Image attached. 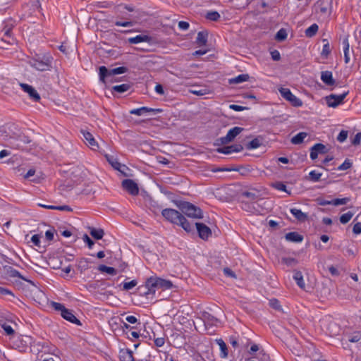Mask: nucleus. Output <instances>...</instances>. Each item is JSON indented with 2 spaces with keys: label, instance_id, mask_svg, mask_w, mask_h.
I'll return each mask as SVG.
<instances>
[{
  "label": "nucleus",
  "instance_id": "nucleus-17",
  "mask_svg": "<svg viewBox=\"0 0 361 361\" xmlns=\"http://www.w3.org/2000/svg\"><path fill=\"white\" fill-rule=\"evenodd\" d=\"M161 110L159 109H152V108H149L147 106H142L140 108L133 109L130 110V114H133V115H137V116H141L144 114L149 113V112L157 113V112H161Z\"/></svg>",
  "mask_w": 361,
  "mask_h": 361
},
{
  "label": "nucleus",
  "instance_id": "nucleus-6",
  "mask_svg": "<svg viewBox=\"0 0 361 361\" xmlns=\"http://www.w3.org/2000/svg\"><path fill=\"white\" fill-rule=\"evenodd\" d=\"M279 92L281 95L287 101H288L293 106L299 107L302 105V102L295 95H294L290 89L285 87H280Z\"/></svg>",
  "mask_w": 361,
  "mask_h": 361
},
{
  "label": "nucleus",
  "instance_id": "nucleus-22",
  "mask_svg": "<svg viewBox=\"0 0 361 361\" xmlns=\"http://www.w3.org/2000/svg\"><path fill=\"white\" fill-rule=\"evenodd\" d=\"M241 149H242L241 147H238V146H235V145H231V146L219 148L217 149V152L219 153L224 154H231L233 152H240Z\"/></svg>",
  "mask_w": 361,
  "mask_h": 361
},
{
  "label": "nucleus",
  "instance_id": "nucleus-57",
  "mask_svg": "<svg viewBox=\"0 0 361 361\" xmlns=\"http://www.w3.org/2000/svg\"><path fill=\"white\" fill-rule=\"evenodd\" d=\"M154 341L157 347H162L165 343V339L163 337L155 338Z\"/></svg>",
  "mask_w": 361,
  "mask_h": 361
},
{
  "label": "nucleus",
  "instance_id": "nucleus-13",
  "mask_svg": "<svg viewBox=\"0 0 361 361\" xmlns=\"http://www.w3.org/2000/svg\"><path fill=\"white\" fill-rule=\"evenodd\" d=\"M195 226L198 232V235L202 240H207L211 235V229L202 223H196Z\"/></svg>",
  "mask_w": 361,
  "mask_h": 361
},
{
  "label": "nucleus",
  "instance_id": "nucleus-58",
  "mask_svg": "<svg viewBox=\"0 0 361 361\" xmlns=\"http://www.w3.org/2000/svg\"><path fill=\"white\" fill-rule=\"evenodd\" d=\"M178 28L181 30H187L189 28L190 25L186 21H180L178 23Z\"/></svg>",
  "mask_w": 361,
  "mask_h": 361
},
{
  "label": "nucleus",
  "instance_id": "nucleus-3",
  "mask_svg": "<svg viewBox=\"0 0 361 361\" xmlns=\"http://www.w3.org/2000/svg\"><path fill=\"white\" fill-rule=\"evenodd\" d=\"M51 306L56 311L59 312L61 314V316L64 319H66L73 324H75L77 325H81L80 320L76 318V317L74 315L73 311L69 309L66 308L63 304L52 301V302H51Z\"/></svg>",
  "mask_w": 361,
  "mask_h": 361
},
{
  "label": "nucleus",
  "instance_id": "nucleus-64",
  "mask_svg": "<svg viewBox=\"0 0 361 361\" xmlns=\"http://www.w3.org/2000/svg\"><path fill=\"white\" fill-rule=\"evenodd\" d=\"M329 328L331 329V334L333 335H336L338 333V327L335 323H331L329 324Z\"/></svg>",
  "mask_w": 361,
  "mask_h": 361
},
{
  "label": "nucleus",
  "instance_id": "nucleus-30",
  "mask_svg": "<svg viewBox=\"0 0 361 361\" xmlns=\"http://www.w3.org/2000/svg\"><path fill=\"white\" fill-rule=\"evenodd\" d=\"M307 136V133L300 132L291 138V142L294 145L301 144Z\"/></svg>",
  "mask_w": 361,
  "mask_h": 361
},
{
  "label": "nucleus",
  "instance_id": "nucleus-2",
  "mask_svg": "<svg viewBox=\"0 0 361 361\" xmlns=\"http://www.w3.org/2000/svg\"><path fill=\"white\" fill-rule=\"evenodd\" d=\"M53 58L50 55H36L30 58L27 63L38 71H48L52 68Z\"/></svg>",
  "mask_w": 361,
  "mask_h": 361
},
{
  "label": "nucleus",
  "instance_id": "nucleus-42",
  "mask_svg": "<svg viewBox=\"0 0 361 361\" xmlns=\"http://www.w3.org/2000/svg\"><path fill=\"white\" fill-rule=\"evenodd\" d=\"M130 89V85L128 84H121L118 85H115L113 87V90L117 92L118 93H123L128 91Z\"/></svg>",
  "mask_w": 361,
  "mask_h": 361
},
{
  "label": "nucleus",
  "instance_id": "nucleus-53",
  "mask_svg": "<svg viewBox=\"0 0 361 361\" xmlns=\"http://www.w3.org/2000/svg\"><path fill=\"white\" fill-rule=\"evenodd\" d=\"M114 24L116 26H121V27H131L133 26V23L132 21H116Z\"/></svg>",
  "mask_w": 361,
  "mask_h": 361
},
{
  "label": "nucleus",
  "instance_id": "nucleus-32",
  "mask_svg": "<svg viewBox=\"0 0 361 361\" xmlns=\"http://www.w3.org/2000/svg\"><path fill=\"white\" fill-rule=\"evenodd\" d=\"M270 185L277 190H279V191H282V192H287L288 194H290V192L288 191L286 188V185L281 181H276V182H274V183H271L270 184Z\"/></svg>",
  "mask_w": 361,
  "mask_h": 361
},
{
  "label": "nucleus",
  "instance_id": "nucleus-4",
  "mask_svg": "<svg viewBox=\"0 0 361 361\" xmlns=\"http://www.w3.org/2000/svg\"><path fill=\"white\" fill-rule=\"evenodd\" d=\"M180 209L181 212L188 217L200 219L203 217V213L200 207H196L192 203L185 202L181 204Z\"/></svg>",
  "mask_w": 361,
  "mask_h": 361
},
{
  "label": "nucleus",
  "instance_id": "nucleus-50",
  "mask_svg": "<svg viewBox=\"0 0 361 361\" xmlns=\"http://www.w3.org/2000/svg\"><path fill=\"white\" fill-rule=\"evenodd\" d=\"M261 143L259 139L255 138L252 140L248 144L249 149H257L260 146Z\"/></svg>",
  "mask_w": 361,
  "mask_h": 361
},
{
  "label": "nucleus",
  "instance_id": "nucleus-5",
  "mask_svg": "<svg viewBox=\"0 0 361 361\" xmlns=\"http://www.w3.org/2000/svg\"><path fill=\"white\" fill-rule=\"evenodd\" d=\"M32 338L29 336H18L13 341V346L20 352H25L32 344Z\"/></svg>",
  "mask_w": 361,
  "mask_h": 361
},
{
  "label": "nucleus",
  "instance_id": "nucleus-48",
  "mask_svg": "<svg viewBox=\"0 0 361 361\" xmlns=\"http://www.w3.org/2000/svg\"><path fill=\"white\" fill-rule=\"evenodd\" d=\"M126 68H125L123 66H121V67L115 68L110 70V75L112 76L115 75H119V74L126 73Z\"/></svg>",
  "mask_w": 361,
  "mask_h": 361
},
{
  "label": "nucleus",
  "instance_id": "nucleus-7",
  "mask_svg": "<svg viewBox=\"0 0 361 361\" xmlns=\"http://www.w3.org/2000/svg\"><path fill=\"white\" fill-rule=\"evenodd\" d=\"M161 214L166 220L176 225H178V222H180L183 215L178 211L170 208L163 209Z\"/></svg>",
  "mask_w": 361,
  "mask_h": 361
},
{
  "label": "nucleus",
  "instance_id": "nucleus-20",
  "mask_svg": "<svg viewBox=\"0 0 361 361\" xmlns=\"http://www.w3.org/2000/svg\"><path fill=\"white\" fill-rule=\"evenodd\" d=\"M343 49L344 53V61L345 63H348L350 60L349 50H350V44L348 41V37H345L342 41Z\"/></svg>",
  "mask_w": 361,
  "mask_h": 361
},
{
  "label": "nucleus",
  "instance_id": "nucleus-10",
  "mask_svg": "<svg viewBox=\"0 0 361 361\" xmlns=\"http://www.w3.org/2000/svg\"><path fill=\"white\" fill-rule=\"evenodd\" d=\"M80 132L87 145H88L93 150H97L99 149V145L91 133L85 130H82Z\"/></svg>",
  "mask_w": 361,
  "mask_h": 361
},
{
  "label": "nucleus",
  "instance_id": "nucleus-1",
  "mask_svg": "<svg viewBox=\"0 0 361 361\" xmlns=\"http://www.w3.org/2000/svg\"><path fill=\"white\" fill-rule=\"evenodd\" d=\"M172 286V283L170 281L157 276H151L146 280L144 285L139 286L138 289L140 295L149 298V295L153 296L157 290L170 289Z\"/></svg>",
  "mask_w": 361,
  "mask_h": 361
},
{
  "label": "nucleus",
  "instance_id": "nucleus-51",
  "mask_svg": "<svg viewBox=\"0 0 361 361\" xmlns=\"http://www.w3.org/2000/svg\"><path fill=\"white\" fill-rule=\"evenodd\" d=\"M347 137H348V131L343 130L339 133L338 135L337 136V140L339 142H343L344 141H345Z\"/></svg>",
  "mask_w": 361,
  "mask_h": 361
},
{
  "label": "nucleus",
  "instance_id": "nucleus-55",
  "mask_svg": "<svg viewBox=\"0 0 361 361\" xmlns=\"http://www.w3.org/2000/svg\"><path fill=\"white\" fill-rule=\"evenodd\" d=\"M31 242L37 247L40 246V237L39 235L35 234L31 237Z\"/></svg>",
  "mask_w": 361,
  "mask_h": 361
},
{
  "label": "nucleus",
  "instance_id": "nucleus-14",
  "mask_svg": "<svg viewBox=\"0 0 361 361\" xmlns=\"http://www.w3.org/2000/svg\"><path fill=\"white\" fill-rule=\"evenodd\" d=\"M326 153V146L322 143H317L313 145L310 151V158L314 160L317 158L319 154Z\"/></svg>",
  "mask_w": 361,
  "mask_h": 361
},
{
  "label": "nucleus",
  "instance_id": "nucleus-39",
  "mask_svg": "<svg viewBox=\"0 0 361 361\" xmlns=\"http://www.w3.org/2000/svg\"><path fill=\"white\" fill-rule=\"evenodd\" d=\"M288 34L286 30L281 28L276 34L275 39L277 41L281 42L287 38Z\"/></svg>",
  "mask_w": 361,
  "mask_h": 361
},
{
  "label": "nucleus",
  "instance_id": "nucleus-49",
  "mask_svg": "<svg viewBox=\"0 0 361 361\" xmlns=\"http://www.w3.org/2000/svg\"><path fill=\"white\" fill-rule=\"evenodd\" d=\"M1 327L8 336H12L15 333V331H14L13 329L11 327V326L8 324H6V323L3 324L1 325Z\"/></svg>",
  "mask_w": 361,
  "mask_h": 361
},
{
  "label": "nucleus",
  "instance_id": "nucleus-25",
  "mask_svg": "<svg viewBox=\"0 0 361 361\" xmlns=\"http://www.w3.org/2000/svg\"><path fill=\"white\" fill-rule=\"evenodd\" d=\"M293 279L295 281L297 285L302 289H305V283L304 281L303 276L301 271H295L293 274Z\"/></svg>",
  "mask_w": 361,
  "mask_h": 361
},
{
  "label": "nucleus",
  "instance_id": "nucleus-63",
  "mask_svg": "<svg viewBox=\"0 0 361 361\" xmlns=\"http://www.w3.org/2000/svg\"><path fill=\"white\" fill-rule=\"evenodd\" d=\"M271 58L274 61H279L281 59V55L279 51L274 50L271 53Z\"/></svg>",
  "mask_w": 361,
  "mask_h": 361
},
{
  "label": "nucleus",
  "instance_id": "nucleus-60",
  "mask_svg": "<svg viewBox=\"0 0 361 361\" xmlns=\"http://www.w3.org/2000/svg\"><path fill=\"white\" fill-rule=\"evenodd\" d=\"M353 232L356 235H359L361 233V223L360 222L356 223L353 226Z\"/></svg>",
  "mask_w": 361,
  "mask_h": 361
},
{
  "label": "nucleus",
  "instance_id": "nucleus-18",
  "mask_svg": "<svg viewBox=\"0 0 361 361\" xmlns=\"http://www.w3.org/2000/svg\"><path fill=\"white\" fill-rule=\"evenodd\" d=\"M322 81L327 85H333L335 83V80L333 78V74L331 71H325L321 73Z\"/></svg>",
  "mask_w": 361,
  "mask_h": 361
},
{
  "label": "nucleus",
  "instance_id": "nucleus-47",
  "mask_svg": "<svg viewBox=\"0 0 361 361\" xmlns=\"http://www.w3.org/2000/svg\"><path fill=\"white\" fill-rule=\"evenodd\" d=\"M353 165V163L352 161L348 159H346L343 162V164H341L338 167V170L339 171H345V170H347V169H349Z\"/></svg>",
  "mask_w": 361,
  "mask_h": 361
},
{
  "label": "nucleus",
  "instance_id": "nucleus-40",
  "mask_svg": "<svg viewBox=\"0 0 361 361\" xmlns=\"http://www.w3.org/2000/svg\"><path fill=\"white\" fill-rule=\"evenodd\" d=\"M353 215H354L353 212H350V211L345 214H343L340 216V222L343 224H347L348 222H349L350 221V219H352Z\"/></svg>",
  "mask_w": 361,
  "mask_h": 361
},
{
  "label": "nucleus",
  "instance_id": "nucleus-56",
  "mask_svg": "<svg viewBox=\"0 0 361 361\" xmlns=\"http://www.w3.org/2000/svg\"><path fill=\"white\" fill-rule=\"evenodd\" d=\"M190 92L193 94L197 96H203L207 93V90L206 89H200V90H191Z\"/></svg>",
  "mask_w": 361,
  "mask_h": 361
},
{
  "label": "nucleus",
  "instance_id": "nucleus-46",
  "mask_svg": "<svg viewBox=\"0 0 361 361\" xmlns=\"http://www.w3.org/2000/svg\"><path fill=\"white\" fill-rule=\"evenodd\" d=\"M137 285V281L136 280H132L128 282H123V290H129L134 287H135Z\"/></svg>",
  "mask_w": 361,
  "mask_h": 361
},
{
  "label": "nucleus",
  "instance_id": "nucleus-59",
  "mask_svg": "<svg viewBox=\"0 0 361 361\" xmlns=\"http://www.w3.org/2000/svg\"><path fill=\"white\" fill-rule=\"evenodd\" d=\"M229 108L235 111H242L247 109L245 106H240V105H237V104H231L229 106Z\"/></svg>",
  "mask_w": 361,
  "mask_h": 361
},
{
  "label": "nucleus",
  "instance_id": "nucleus-61",
  "mask_svg": "<svg viewBox=\"0 0 361 361\" xmlns=\"http://www.w3.org/2000/svg\"><path fill=\"white\" fill-rule=\"evenodd\" d=\"M54 230H47L46 232H45V236H46V238L47 240L49 241H51L54 239Z\"/></svg>",
  "mask_w": 361,
  "mask_h": 361
},
{
  "label": "nucleus",
  "instance_id": "nucleus-12",
  "mask_svg": "<svg viewBox=\"0 0 361 361\" xmlns=\"http://www.w3.org/2000/svg\"><path fill=\"white\" fill-rule=\"evenodd\" d=\"M20 86L25 92L28 94L33 101L37 102L40 99L39 94L32 86L25 83H20Z\"/></svg>",
  "mask_w": 361,
  "mask_h": 361
},
{
  "label": "nucleus",
  "instance_id": "nucleus-38",
  "mask_svg": "<svg viewBox=\"0 0 361 361\" xmlns=\"http://www.w3.org/2000/svg\"><path fill=\"white\" fill-rule=\"evenodd\" d=\"M99 79L103 82H104L105 78L107 76H111L110 75V70H108L105 66H100L99 67Z\"/></svg>",
  "mask_w": 361,
  "mask_h": 361
},
{
  "label": "nucleus",
  "instance_id": "nucleus-28",
  "mask_svg": "<svg viewBox=\"0 0 361 361\" xmlns=\"http://www.w3.org/2000/svg\"><path fill=\"white\" fill-rule=\"evenodd\" d=\"M30 347L32 353L38 354L43 350L44 343L32 340V344L30 345Z\"/></svg>",
  "mask_w": 361,
  "mask_h": 361
},
{
  "label": "nucleus",
  "instance_id": "nucleus-34",
  "mask_svg": "<svg viewBox=\"0 0 361 361\" xmlns=\"http://www.w3.org/2000/svg\"><path fill=\"white\" fill-rule=\"evenodd\" d=\"M347 341L350 343H357L361 339V334L360 331H355L352 334H346Z\"/></svg>",
  "mask_w": 361,
  "mask_h": 361
},
{
  "label": "nucleus",
  "instance_id": "nucleus-27",
  "mask_svg": "<svg viewBox=\"0 0 361 361\" xmlns=\"http://www.w3.org/2000/svg\"><path fill=\"white\" fill-rule=\"evenodd\" d=\"M38 205L41 207L46 208L48 209H56L59 211H67L71 212L72 209L68 205H61V206H55V205H48L43 204H38Z\"/></svg>",
  "mask_w": 361,
  "mask_h": 361
},
{
  "label": "nucleus",
  "instance_id": "nucleus-11",
  "mask_svg": "<svg viewBox=\"0 0 361 361\" xmlns=\"http://www.w3.org/2000/svg\"><path fill=\"white\" fill-rule=\"evenodd\" d=\"M123 188L132 195H136L139 192L137 184L131 179H125L122 182Z\"/></svg>",
  "mask_w": 361,
  "mask_h": 361
},
{
  "label": "nucleus",
  "instance_id": "nucleus-16",
  "mask_svg": "<svg viewBox=\"0 0 361 361\" xmlns=\"http://www.w3.org/2000/svg\"><path fill=\"white\" fill-rule=\"evenodd\" d=\"M151 41L152 37L148 35H138L135 37H129L128 39V42L132 44H139L142 42L149 43Z\"/></svg>",
  "mask_w": 361,
  "mask_h": 361
},
{
  "label": "nucleus",
  "instance_id": "nucleus-44",
  "mask_svg": "<svg viewBox=\"0 0 361 361\" xmlns=\"http://www.w3.org/2000/svg\"><path fill=\"white\" fill-rule=\"evenodd\" d=\"M350 201V199L348 197L344 198H336L332 200L331 205L338 206L342 204H345Z\"/></svg>",
  "mask_w": 361,
  "mask_h": 361
},
{
  "label": "nucleus",
  "instance_id": "nucleus-21",
  "mask_svg": "<svg viewBox=\"0 0 361 361\" xmlns=\"http://www.w3.org/2000/svg\"><path fill=\"white\" fill-rule=\"evenodd\" d=\"M290 213L294 217L299 221H305L307 219V214L302 212L300 209L297 208H291L290 209Z\"/></svg>",
  "mask_w": 361,
  "mask_h": 361
},
{
  "label": "nucleus",
  "instance_id": "nucleus-54",
  "mask_svg": "<svg viewBox=\"0 0 361 361\" xmlns=\"http://www.w3.org/2000/svg\"><path fill=\"white\" fill-rule=\"evenodd\" d=\"M361 142V133H357L351 140L353 145H359Z\"/></svg>",
  "mask_w": 361,
  "mask_h": 361
},
{
  "label": "nucleus",
  "instance_id": "nucleus-23",
  "mask_svg": "<svg viewBox=\"0 0 361 361\" xmlns=\"http://www.w3.org/2000/svg\"><path fill=\"white\" fill-rule=\"evenodd\" d=\"M285 238L288 241L295 243H300L302 242L303 240L302 236L298 233L297 232H289L286 234Z\"/></svg>",
  "mask_w": 361,
  "mask_h": 361
},
{
  "label": "nucleus",
  "instance_id": "nucleus-26",
  "mask_svg": "<svg viewBox=\"0 0 361 361\" xmlns=\"http://www.w3.org/2000/svg\"><path fill=\"white\" fill-rule=\"evenodd\" d=\"M178 226H181L186 232L190 233L193 231V226L182 215Z\"/></svg>",
  "mask_w": 361,
  "mask_h": 361
},
{
  "label": "nucleus",
  "instance_id": "nucleus-33",
  "mask_svg": "<svg viewBox=\"0 0 361 361\" xmlns=\"http://www.w3.org/2000/svg\"><path fill=\"white\" fill-rule=\"evenodd\" d=\"M319 26L316 23H314L305 30V35L308 37H312L317 34Z\"/></svg>",
  "mask_w": 361,
  "mask_h": 361
},
{
  "label": "nucleus",
  "instance_id": "nucleus-9",
  "mask_svg": "<svg viewBox=\"0 0 361 361\" xmlns=\"http://www.w3.org/2000/svg\"><path fill=\"white\" fill-rule=\"evenodd\" d=\"M243 130V128L241 127H233V128L230 129L228 131L227 134L225 136L221 137L219 139L221 143L225 145L233 141L236 137V136H238Z\"/></svg>",
  "mask_w": 361,
  "mask_h": 361
},
{
  "label": "nucleus",
  "instance_id": "nucleus-52",
  "mask_svg": "<svg viewBox=\"0 0 361 361\" xmlns=\"http://www.w3.org/2000/svg\"><path fill=\"white\" fill-rule=\"evenodd\" d=\"M82 240L85 243H86L90 249H92L94 245L93 240L87 235L84 234L82 236Z\"/></svg>",
  "mask_w": 361,
  "mask_h": 361
},
{
  "label": "nucleus",
  "instance_id": "nucleus-45",
  "mask_svg": "<svg viewBox=\"0 0 361 361\" xmlns=\"http://www.w3.org/2000/svg\"><path fill=\"white\" fill-rule=\"evenodd\" d=\"M206 18L212 21H217L220 18V14L217 11H209L207 13Z\"/></svg>",
  "mask_w": 361,
  "mask_h": 361
},
{
  "label": "nucleus",
  "instance_id": "nucleus-15",
  "mask_svg": "<svg viewBox=\"0 0 361 361\" xmlns=\"http://www.w3.org/2000/svg\"><path fill=\"white\" fill-rule=\"evenodd\" d=\"M315 7L322 13H326L331 7V0H319L317 1Z\"/></svg>",
  "mask_w": 361,
  "mask_h": 361
},
{
  "label": "nucleus",
  "instance_id": "nucleus-29",
  "mask_svg": "<svg viewBox=\"0 0 361 361\" xmlns=\"http://www.w3.org/2000/svg\"><path fill=\"white\" fill-rule=\"evenodd\" d=\"M97 269L102 273H106L111 276H115L117 274V270L111 267H107L104 264H101L98 267Z\"/></svg>",
  "mask_w": 361,
  "mask_h": 361
},
{
  "label": "nucleus",
  "instance_id": "nucleus-43",
  "mask_svg": "<svg viewBox=\"0 0 361 361\" xmlns=\"http://www.w3.org/2000/svg\"><path fill=\"white\" fill-rule=\"evenodd\" d=\"M322 176V173L316 170H312L309 173L310 178L313 182L319 181Z\"/></svg>",
  "mask_w": 361,
  "mask_h": 361
},
{
  "label": "nucleus",
  "instance_id": "nucleus-35",
  "mask_svg": "<svg viewBox=\"0 0 361 361\" xmlns=\"http://www.w3.org/2000/svg\"><path fill=\"white\" fill-rule=\"evenodd\" d=\"M90 235L95 239L97 240H100L103 238L104 235V232L102 229L101 228H92L90 229Z\"/></svg>",
  "mask_w": 361,
  "mask_h": 361
},
{
  "label": "nucleus",
  "instance_id": "nucleus-62",
  "mask_svg": "<svg viewBox=\"0 0 361 361\" xmlns=\"http://www.w3.org/2000/svg\"><path fill=\"white\" fill-rule=\"evenodd\" d=\"M329 272L331 273V274L332 276H338V275L340 274V272H339V271L338 270V269H337V268H336V267H334V266H331V267H329Z\"/></svg>",
  "mask_w": 361,
  "mask_h": 361
},
{
  "label": "nucleus",
  "instance_id": "nucleus-41",
  "mask_svg": "<svg viewBox=\"0 0 361 361\" xmlns=\"http://www.w3.org/2000/svg\"><path fill=\"white\" fill-rule=\"evenodd\" d=\"M323 42L324 44H323L321 54L322 56L327 57L331 52L330 45L327 39H323Z\"/></svg>",
  "mask_w": 361,
  "mask_h": 361
},
{
  "label": "nucleus",
  "instance_id": "nucleus-24",
  "mask_svg": "<svg viewBox=\"0 0 361 361\" xmlns=\"http://www.w3.org/2000/svg\"><path fill=\"white\" fill-rule=\"evenodd\" d=\"M208 33L206 31H201L197 33L196 43L198 46H204L207 42Z\"/></svg>",
  "mask_w": 361,
  "mask_h": 361
},
{
  "label": "nucleus",
  "instance_id": "nucleus-36",
  "mask_svg": "<svg viewBox=\"0 0 361 361\" xmlns=\"http://www.w3.org/2000/svg\"><path fill=\"white\" fill-rule=\"evenodd\" d=\"M220 348V355L222 358H226L228 356L227 346L223 340L219 339L217 341Z\"/></svg>",
  "mask_w": 361,
  "mask_h": 361
},
{
  "label": "nucleus",
  "instance_id": "nucleus-19",
  "mask_svg": "<svg viewBox=\"0 0 361 361\" xmlns=\"http://www.w3.org/2000/svg\"><path fill=\"white\" fill-rule=\"evenodd\" d=\"M119 354L121 361H135L133 352L130 349H121Z\"/></svg>",
  "mask_w": 361,
  "mask_h": 361
},
{
  "label": "nucleus",
  "instance_id": "nucleus-31",
  "mask_svg": "<svg viewBox=\"0 0 361 361\" xmlns=\"http://www.w3.org/2000/svg\"><path fill=\"white\" fill-rule=\"evenodd\" d=\"M249 78L250 76L248 74H240L235 78L230 79V83L239 84L247 81L249 80Z\"/></svg>",
  "mask_w": 361,
  "mask_h": 361
},
{
  "label": "nucleus",
  "instance_id": "nucleus-37",
  "mask_svg": "<svg viewBox=\"0 0 361 361\" xmlns=\"http://www.w3.org/2000/svg\"><path fill=\"white\" fill-rule=\"evenodd\" d=\"M242 197H245L250 201H256L258 195L257 192L255 191H245L242 193Z\"/></svg>",
  "mask_w": 361,
  "mask_h": 361
},
{
  "label": "nucleus",
  "instance_id": "nucleus-8",
  "mask_svg": "<svg viewBox=\"0 0 361 361\" xmlns=\"http://www.w3.org/2000/svg\"><path fill=\"white\" fill-rule=\"evenodd\" d=\"M348 93V92H345L341 94H331L325 97V101L328 106L336 108L343 102V100Z\"/></svg>",
  "mask_w": 361,
  "mask_h": 361
}]
</instances>
